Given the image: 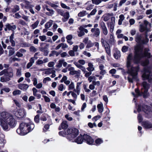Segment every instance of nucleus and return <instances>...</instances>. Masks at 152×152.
Listing matches in <instances>:
<instances>
[{"mask_svg":"<svg viewBox=\"0 0 152 152\" xmlns=\"http://www.w3.org/2000/svg\"><path fill=\"white\" fill-rule=\"evenodd\" d=\"M56 11L59 14L62 16L63 15L64 13V11L60 9H57L56 10Z\"/></svg>","mask_w":152,"mask_h":152,"instance_id":"48","label":"nucleus"},{"mask_svg":"<svg viewBox=\"0 0 152 152\" xmlns=\"http://www.w3.org/2000/svg\"><path fill=\"white\" fill-rule=\"evenodd\" d=\"M95 142L97 145H99L103 142V140L101 139L98 138L95 140Z\"/></svg>","mask_w":152,"mask_h":152,"instance_id":"40","label":"nucleus"},{"mask_svg":"<svg viewBox=\"0 0 152 152\" xmlns=\"http://www.w3.org/2000/svg\"><path fill=\"white\" fill-rule=\"evenodd\" d=\"M129 24L130 26L132 25L135 23V20L133 18H131L129 20Z\"/></svg>","mask_w":152,"mask_h":152,"instance_id":"64","label":"nucleus"},{"mask_svg":"<svg viewBox=\"0 0 152 152\" xmlns=\"http://www.w3.org/2000/svg\"><path fill=\"white\" fill-rule=\"evenodd\" d=\"M145 56L150 58L151 57V53H143V49L140 47H137L135 48L134 55L133 59L135 63H139L141 59Z\"/></svg>","mask_w":152,"mask_h":152,"instance_id":"3","label":"nucleus"},{"mask_svg":"<svg viewBox=\"0 0 152 152\" xmlns=\"http://www.w3.org/2000/svg\"><path fill=\"white\" fill-rule=\"evenodd\" d=\"M21 69L19 68L17 70V72L16 75L17 76L20 77L21 75Z\"/></svg>","mask_w":152,"mask_h":152,"instance_id":"49","label":"nucleus"},{"mask_svg":"<svg viewBox=\"0 0 152 152\" xmlns=\"http://www.w3.org/2000/svg\"><path fill=\"white\" fill-rule=\"evenodd\" d=\"M79 29L80 31L78 32V35L79 37H81L85 35V32L87 33L88 32V30L82 26H80L79 27Z\"/></svg>","mask_w":152,"mask_h":152,"instance_id":"13","label":"nucleus"},{"mask_svg":"<svg viewBox=\"0 0 152 152\" xmlns=\"http://www.w3.org/2000/svg\"><path fill=\"white\" fill-rule=\"evenodd\" d=\"M54 11L52 10H50L48 8V15L51 16L54 13Z\"/></svg>","mask_w":152,"mask_h":152,"instance_id":"54","label":"nucleus"},{"mask_svg":"<svg viewBox=\"0 0 152 152\" xmlns=\"http://www.w3.org/2000/svg\"><path fill=\"white\" fill-rule=\"evenodd\" d=\"M110 31L111 33H112L113 31L115 24L110 23Z\"/></svg>","mask_w":152,"mask_h":152,"instance_id":"55","label":"nucleus"},{"mask_svg":"<svg viewBox=\"0 0 152 152\" xmlns=\"http://www.w3.org/2000/svg\"><path fill=\"white\" fill-rule=\"evenodd\" d=\"M102 31V35L105 36L107 35L108 33V30L107 27L101 29Z\"/></svg>","mask_w":152,"mask_h":152,"instance_id":"31","label":"nucleus"},{"mask_svg":"<svg viewBox=\"0 0 152 152\" xmlns=\"http://www.w3.org/2000/svg\"><path fill=\"white\" fill-rule=\"evenodd\" d=\"M106 53L109 56H111V51L109 45L104 47Z\"/></svg>","mask_w":152,"mask_h":152,"instance_id":"34","label":"nucleus"},{"mask_svg":"<svg viewBox=\"0 0 152 152\" xmlns=\"http://www.w3.org/2000/svg\"><path fill=\"white\" fill-rule=\"evenodd\" d=\"M16 28V26L15 25H13V23H7L5 26L4 30L5 31H7V30L11 31L12 33L14 35V30Z\"/></svg>","mask_w":152,"mask_h":152,"instance_id":"10","label":"nucleus"},{"mask_svg":"<svg viewBox=\"0 0 152 152\" xmlns=\"http://www.w3.org/2000/svg\"><path fill=\"white\" fill-rule=\"evenodd\" d=\"M109 42L111 45H114L115 43V41L114 39V37L112 34H110V38L109 40Z\"/></svg>","mask_w":152,"mask_h":152,"instance_id":"27","label":"nucleus"},{"mask_svg":"<svg viewBox=\"0 0 152 152\" xmlns=\"http://www.w3.org/2000/svg\"><path fill=\"white\" fill-rule=\"evenodd\" d=\"M114 57L116 59H118L121 56L120 52L119 51H116L113 55Z\"/></svg>","mask_w":152,"mask_h":152,"instance_id":"36","label":"nucleus"},{"mask_svg":"<svg viewBox=\"0 0 152 152\" xmlns=\"http://www.w3.org/2000/svg\"><path fill=\"white\" fill-rule=\"evenodd\" d=\"M63 61H64V60H60L58 61V67H61L62 66L63 63Z\"/></svg>","mask_w":152,"mask_h":152,"instance_id":"60","label":"nucleus"},{"mask_svg":"<svg viewBox=\"0 0 152 152\" xmlns=\"http://www.w3.org/2000/svg\"><path fill=\"white\" fill-rule=\"evenodd\" d=\"M28 87V85L24 83L20 84L18 86V87L19 89L23 91L27 90Z\"/></svg>","mask_w":152,"mask_h":152,"instance_id":"20","label":"nucleus"},{"mask_svg":"<svg viewBox=\"0 0 152 152\" xmlns=\"http://www.w3.org/2000/svg\"><path fill=\"white\" fill-rule=\"evenodd\" d=\"M75 85L73 82H72L68 86V90H70L74 89Z\"/></svg>","mask_w":152,"mask_h":152,"instance_id":"43","label":"nucleus"},{"mask_svg":"<svg viewBox=\"0 0 152 152\" xmlns=\"http://www.w3.org/2000/svg\"><path fill=\"white\" fill-rule=\"evenodd\" d=\"M45 43H42V48L40 49L41 51L44 52V54L45 55L47 56L48 55V45L45 44V45L44 46V45H45Z\"/></svg>","mask_w":152,"mask_h":152,"instance_id":"18","label":"nucleus"},{"mask_svg":"<svg viewBox=\"0 0 152 152\" xmlns=\"http://www.w3.org/2000/svg\"><path fill=\"white\" fill-rule=\"evenodd\" d=\"M20 10L19 6L18 5H15L14 6V8L12 10V12H15L19 11Z\"/></svg>","mask_w":152,"mask_h":152,"instance_id":"39","label":"nucleus"},{"mask_svg":"<svg viewBox=\"0 0 152 152\" xmlns=\"http://www.w3.org/2000/svg\"><path fill=\"white\" fill-rule=\"evenodd\" d=\"M142 37L141 34H137L135 37V41L138 43H140L141 42V39Z\"/></svg>","mask_w":152,"mask_h":152,"instance_id":"23","label":"nucleus"},{"mask_svg":"<svg viewBox=\"0 0 152 152\" xmlns=\"http://www.w3.org/2000/svg\"><path fill=\"white\" fill-rule=\"evenodd\" d=\"M68 53L69 55L71 56H75V51H74L72 50H69L68 51Z\"/></svg>","mask_w":152,"mask_h":152,"instance_id":"56","label":"nucleus"},{"mask_svg":"<svg viewBox=\"0 0 152 152\" xmlns=\"http://www.w3.org/2000/svg\"><path fill=\"white\" fill-rule=\"evenodd\" d=\"M15 52V48H13L12 50H9V56H11Z\"/></svg>","mask_w":152,"mask_h":152,"instance_id":"51","label":"nucleus"},{"mask_svg":"<svg viewBox=\"0 0 152 152\" xmlns=\"http://www.w3.org/2000/svg\"><path fill=\"white\" fill-rule=\"evenodd\" d=\"M39 20H37L35 23L32 24L31 26L32 28L34 29L36 28L37 26L39 23Z\"/></svg>","mask_w":152,"mask_h":152,"instance_id":"41","label":"nucleus"},{"mask_svg":"<svg viewBox=\"0 0 152 152\" xmlns=\"http://www.w3.org/2000/svg\"><path fill=\"white\" fill-rule=\"evenodd\" d=\"M142 126L145 129L152 128V124L147 121L142 122Z\"/></svg>","mask_w":152,"mask_h":152,"instance_id":"15","label":"nucleus"},{"mask_svg":"<svg viewBox=\"0 0 152 152\" xmlns=\"http://www.w3.org/2000/svg\"><path fill=\"white\" fill-rule=\"evenodd\" d=\"M16 114L17 117L21 118L26 115V113L24 109H20L18 110Z\"/></svg>","mask_w":152,"mask_h":152,"instance_id":"14","label":"nucleus"},{"mask_svg":"<svg viewBox=\"0 0 152 152\" xmlns=\"http://www.w3.org/2000/svg\"><path fill=\"white\" fill-rule=\"evenodd\" d=\"M85 76L86 77H89L92 74V72H88V71L86 70V72L84 73Z\"/></svg>","mask_w":152,"mask_h":152,"instance_id":"57","label":"nucleus"},{"mask_svg":"<svg viewBox=\"0 0 152 152\" xmlns=\"http://www.w3.org/2000/svg\"><path fill=\"white\" fill-rule=\"evenodd\" d=\"M14 34H12L10 36L9 39L11 43V46L12 47H14L15 45V41L13 40L14 39Z\"/></svg>","mask_w":152,"mask_h":152,"instance_id":"25","label":"nucleus"},{"mask_svg":"<svg viewBox=\"0 0 152 152\" xmlns=\"http://www.w3.org/2000/svg\"><path fill=\"white\" fill-rule=\"evenodd\" d=\"M86 11L80 12L78 14V16L79 17H82L86 15Z\"/></svg>","mask_w":152,"mask_h":152,"instance_id":"42","label":"nucleus"},{"mask_svg":"<svg viewBox=\"0 0 152 152\" xmlns=\"http://www.w3.org/2000/svg\"><path fill=\"white\" fill-rule=\"evenodd\" d=\"M39 38L42 41H43L47 39L46 36H39Z\"/></svg>","mask_w":152,"mask_h":152,"instance_id":"61","label":"nucleus"},{"mask_svg":"<svg viewBox=\"0 0 152 152\" xmlns=\"http://www.w3.org/2000/svg\"><path fill=\"white\" fill-rule=\"evenodd\" d=\"M101 44L103 47H104L106 46L109 45V44L108 43L107 41L103 38H101Z\"/></svg>","mask_w":152,"mask_h":152,"instance_id":"33","label":"nucleus"},{"mask_svg":"<svg viewBox=\"0 0 152 152\" xmlns=\"http://www.w3.org/2000/svg\"><path fill=\"white\" fill-rule=\"evenodd\" d=\"M142 110L147 115L146 116L148 118H150L151 117L152 115V111H151V107L150 106L145 104L139 105L137 109L138 111L139 112Z\"/></svg>","mask_w":152,"mask_h":152,"instance_id":"5","label":"nucleus"},{"mask_svg":"<svg viewBox=\"0 0 152 152\" xmlns=\"http://www.w3.org/2000/svg\"><path fill=\"white\" fill-rule=\"evenodd\" d=\"M27 131L28 133L31 131L34 127V124L31 123H27Z\"/></svg>","mask_w":152,"mask_h":152,"instance_id":"24","label":"nucleus"},{"mask_svg":"<svg viewBox=\"0 0 152 152\" xmlns=\"http://www.w3.org/2000/svg\"><path fill=\"white\" fill-rule=\"evenodd\" d=\"M149 63L148 60H146L145 61H143L142 63V65L143 66H146Z\"/></svg>","mask_w":152,"mask_h":152,"instance_id":"62","label":"nucleus"},{"mask_svg":"<svg viewBox=\"0 0 152 152\" xmlns=\"http://www.w3.org/2000/svg\"><path fill=\"white\" fill-rule=\"evenodd\" d=\"M83 87L84 88V89L85 90V91L87 93H89L91 91L90 90L87 88V87L86 85H84L83 86Z\"/></svg>","mask_w":152,"mask_h":152,"instance_id":"59","label":"nucleus"},{"mask_svg":"<svg viewBox=\"0 0 152 152\" xmlns=\"http://www.w3.org/2000/svg\"><path fill=\"white\" fill-rule=\"evenodd\" d=\"M99 25L100 26L101 29H103L107 27L105 23L103 21H101L99 23Z\"/></svg>","mask_w":152,"mask_h":152,"instance_id":"44","label":"nucleus"},{"mask_svg":"<svg viewBox=\"0 0 152 152\" xmlns=\"http://www.w3.org/2000/svg\"><path fill=\"white\" fill-rule=\"evenodd\" d=\"M62 16L64 17V18H63L62 19V21L64 22H66L70 17L69 13V12H66L64 13Z\"/></svg>","mask_w":152,"mask_h":152,"instance_id":"26","label":"nucleus"},{"mask_svg":"<svg viewBox=\"0 0 152 152\" xmlns=\"http://www.w3.org/2000/svg\"><path fill=\"white\" fill-rule=\"evenodd\" d=\"M21 91L19 90H17L14 91L13 92L12 94L13 95L15 96L18 94H21Z\"/></svg>","mask_w":152,"mask_h":152,"instance_id":"50","label":"nucleus"},{"mask_svg":"<svg viewBox=\"0 0 152 152\" xmlns=\"http://www.w3.org/2000/svg\"><path fill=\"white\" fill-rule=\"evenodd\" d=\"M142 77L144 80H148L149 83H152V73L148 69H145Z\"/></svg>","mask_w":152,"mask_h":152,"instance_id":"9","label":"nucleus"},{"mask_svg":"<svg viewBox=\"0 0 152 152\" xmlns=\"http://www.w3.org/2000/svg\"><path fill=\"white\" fill-rule=\"evenodd\" d=\"M148 26L149 27H151V24L146 20H144L143 24H141L140 25L139 31L141 32H142L144 31H146V34L150 31L149 28H148Z\"/></svg>","mask_w":152,"mask_h":152,"instance_id":"8","label":"nucleus"},{"mask_svg":"<svg viewBox=\"0 0 152 152\" xmlns=\"http://www.w3.org/2000/svg\"><path fill=\"white\" fill-rule=\"evenodd\" d=\"M64 86L63 84H61L58 87V90L61 91H63L64 89Z\"/></svg>","mask_w":152,"mask_h":152,"instance_id":"58","label":"nucleus"},{"mask_svg":"<svg viewBox=\"0 0 152 152\" xmlns=\"http://www.w3.org/2000/svg\"><path fill=\"white\" fill-rule=\"evenodd\" d=\"M69 74L70 75H76V76L78 77L80 74V71L79 70L77 71L74 70L73 71L69 72Z\"/></svg>","mask_w":152,"mask_h":152,"instance_id":"29","label":"nucleus"},{"mask_svg":"<svg viewBox=\"0 0 152 152\" xmlns=\"http://www.w3.org/2000/svg\"><path fill=\"white\" fill-rule=\"evenodd\" d=\"M1 118L0 119V124L4 130L8 129V125L11 126H15V120L11 114L4 112L1 113Z\"/></svg>","mask_w":152,"mask_h":152,"instance_id":"2","label":"nucleus"},{"mask_svg":"<svg viewBox=\"0 0 152 152\" xmlns=\"http://www.w3.org/2000/svg\"><path fill=\"white\" fill-rule=\"evenodd\" d=\"M10 80L9 77H7L2 76L0 78V81L2 82L9 81Z\"/></svg>","mask_w":152,"mask_h":152,"instance_id":"37","label":"nucleus"},{"mask_svg":"<svg viewBox=\"0 0 152 152\" xmlns=\"http://www.w3.org/2000/svg\"><path fill=\"white\" fill-rule=\"evenodd\" d=\"M13 75V70L12 68H9L7 70V72L6 74V76L9 77H12Z\"/></svg>","mask_w":152,"mask_h":152,"instance_id":"19","label":"nucleus"},{"mask_svg":"<svg viewBox=\"0 0 152 152\" xmlns=\"http://www.w3.org/2000/svg\"><path fill=\"white\" fill-rule=\"evenodd\" d=\"M41 93L43 95V96L44 98V99H45V101L46 102H48V97H47L46 96H45L44 95V94H47L46 92L44 91H41Z\"/></svg>","mask_w":152,"mask_h":152,"instance_id":"45","label":"nucleus"},{"mask_svg":"<svg viewBox=\"0 0 152 152\" xmlns=\"http://www.w3.org/2000/svg\"><path fill=\"white\" fill-rule=\"evenodd\" d=\"M40 115L39 114L35 116L34 118V120L35 122L36 123H38L39 121V117Z\"/></svg>","mask_w":152,"mask_h":152,"instance_id":"47","label":"nucleus"},{"mask_svg":"<svg viewBox=\"0 0 152 152\" xmlns=\"http://www.w3.org/2000/svg\"><path fill=\"white\" fill-rule=\"evenodd\" d=\"M61 126L62 129H66L68 126L67 122L66 121H63L61 124Z\"/></svg>","mask_w":152,"mask_h":152,"instance_id":"32","label":"nucleus"},{"mask_svg":"<svg viewBox=\"0 0 152 152\" xmlns=\"http://www.w3.org/2000/svg\"><path fill=\"white\" fill-rule=\"evenodd\" d=\"M92 33H94V36L96 37H98L99 36L100 34V29L98 28H92L91 29Z\"/></svg>","mask_w":152,"mask_h":152,"instance_id":"16","label":"nucleus"},{"mask_svg":"<svg viewBox=\"0 0 152 152\" xmlns=\"http://www.w3.org/2000/svg\"><path fill=\"white\" fill-rule=\"evenodd\" d=\"M66 134L67 135V138L69 140H71L76 137L78 134V130L75 128L68 129Z\"/></svg>","mask_w":152,"mask_h":152,"instance_id":"4","label":"nucleus"},{"mask_svg":"<svg viewBox=\"0 0 152 152\" xmlns=\"http://www.w3.org/2000/svg\"><path fill=\"white\" fill-rule=\"evenodd\" d=\"M55 72V71L53 69H48V75L52 74L50 76L51 77L53 78L56 76Z\"/></svg>","mask_w":152,"mask_h":152,"instance_id":"28","label":"nucleus"},{"mask_svg":"<svg viewBox=\"0 0 152 152\" xmlns=\"http://www.w3.org/2000/svg\"><path fill=\"white\" fill-rule=\"evenodd\" d=\"M141 92H140L139 89L136 88L135 90L136 94L134 92H132V94L134 97L137 98L139 96H141L142 94L144 98H146L149 96V93H148V90H143L142 88H141Z\"/></svg>","mask_w":152,"mask_h":152,"instance_id":"7","label":"nucleus"},{"mask_svg":"<svg viewBox=\"0 0 152 152\" xmlns=\"http://www.w3.org/2000/svg\"><path fill=\"white\" fill-rule=\"evenodd\" d=\"M83 140H84L83 138V136L80 135L76 139L75 142L78 144H81L83 143Z\"/></svg>","mask_w":152,"mask_h":152,"instance_id":"22","label":"nucleus"},{"mask_svg":"<svg viewBox=\"0 0 152 152\" xmlns=\"http://www.w3.org/2000/svg\"><path fill=\"white\" fill-rule=\"evenodd\" d=\"M128 47L126 46H123L122 48V51L123 53H125L128 50Z\"/></svg>","mask_w":152,"mask_h":152,"instance_id":"53","label":"nucleus"},{"mask_svg":"<svg viewBox=\"0 0 152 152\" xmlns=\"http://www.w3.org/2000/svg\"><path fill=\"white\" fill-rule=\"evenodd\" d=\"M83 138L87 143L89 145H92L94 142V140L88 135L84 134L83 135Z\"/></svg>","mask_w":152,"mask_h":152,"instance_id":"12","label":"nucleus"},{"mask_svg":"<svg viewBox=\"0 0 152 152\" xmlns=\"http://www.w3.org/2000/svg\"><path fill=\"white\" fill-rule=\"evenodd\" d=\"M132 57V53H130L127 58V67L128 69V73L129 74L128 77V80L129 82L132 83L134 80L137 81V75L140 68L139 66L136 67L132 66L131 60Z\"/></svg>","mask_w":152,"mask_h":152,"instance_id":"1","label":"nucleus"},{"mask_svg":"<svg viewBox=\"0 0 152 152\" xmlns=\"http://www.w3.org/2000/svg\"><path fill=\"white\" fill-rule=\"evenodd\" d=\"M88 67L87 68V69L89 72H92L94 70V68L93 64L91 62L88 63Z\"/></svg>","mask_w":152,"mask_h":152,"instance_id":"30","label":"nucleus"},{"mask_svg":"<svg viewBox=\"0 0 152 152\" xmlns=\"http://www.w3.org/2000/svg\"><path fill=\"white\" fill-rule=\"evenodd\" d=\"M27 123H21L20 125L19 128L17 129L16 131L18 134L21 135H24L28 133Z\"/></svg>","mask_w":152,"mask_h":152,"instance_id":"6","label":"nucleus"},{"mask_svg":"<svg viewBox=\"0 0 152 152\" xmlns=\"http://www.w3.org/2000/svg\"><path fill=\"white\" fill-rule=\"evenodd\" d=\"M24 2L25 4L26 5V7L29 8H31L34 7V5L32 4H30L31 3L28 1H25Z\"/></svg>","mask_w":152,"mask_h":152,"instance_id":"38","label":"nucleus"},{"mask_svg":"<svg viewBox=\"0 0 152 152\" xmlns=\"http://www.w3.org/2000/svg\"><path fill=\"white\" fill-rule=\"evenodd\" d=\"M91 1L93 4L97 5L101 3L100 0H91Z\"/></svg>","mask_w":152,"mask_h":152,"instance_id":"46","label":"nucleus"},{"mask_svg":"<svg viewBox=\"0 0 152 152\" xmlns=\"http://www.w3.org/2000/svg\"><path fill=\"white\" fill-rule=\"evenodd\" d=\"M97 107L98 109V112L99 113H102L103 111V107L102 104H100L97 105Z\"/></svg>","mask_w":152,"mask_h":152,"instance_id":"35","label":"nucleus"},{"mask_svg":"<svg viewBox=\"0 0 152 152\" xmlns=\"http://www.w3.org/2000/svg\"><path fill=\"white\" fill-rule=\"evenodd\" d=\"M83 42L86 44V48H90L93 47L94 45V43L92 42L91 40H89L88 37L85 38L83 40Z\"/></svg>","mask_w":152,"mask_h":152,"instance_id":"11","label":"nucleus"},{"mask_svg":"<svg viewBox=\"0 0 152 152\" xmlns=\"http://www.w3.org/2000/svg\"><path fill=\"white\" fill-rule=\"evenodd\" d=\"M141 86L143 87L142 88L143 89V90H148L150 85L147 82L144 81L142 83Z\"/></svg>","mask_w":152,"mask_h":152,"instance_id":"21","label":"nucleus"},{"mask_svg":"<svg viewBox=\"0 0 152 152\" xmlns=\"http://www.w3.org/2000/svg\"><path fill=\"white\" fill-rule=\"evenodd\" d=\"M61 7L63 8L66 9L67 10L70 9V8L67 6L65 4L63 3H61Z\"/></svg>","mask_w":152,"mask_h":152,"instance_id":"52","label":"nucleus"},{"mask_svg":"<svg viewBox=\"0 0 152 152\" xmlns=\"http://www.w3.org/2000/svg\"><path fill=\"white\" fill-rule=\"evenodd\" d=\"M148 41L149 39L148 38L146 37L144 39L142 40L141 43L143 44H146L148 42Z\"/></svg>","mask_w":152,"mask_h":152,"instance_id":"63","label":"nucleus"},{"mask_svg":"<svg viewBox=\"0 0 152 152\" xmlns=\"http://www.w3.org/2000/svg\"><path fill=\"white\" fill-rule=\"evenodd\" d=\"M113 15L114 14L113 13H107L103 16L102 18H103V20L104 21L106 22L110 19V17L113 16Z\"/></svg>","mask_w":152,"mask_h":152,"instance_id":"17","label":"nucleus"}]
</instances>
